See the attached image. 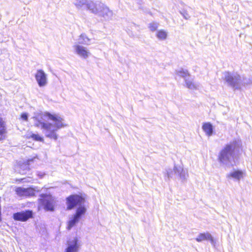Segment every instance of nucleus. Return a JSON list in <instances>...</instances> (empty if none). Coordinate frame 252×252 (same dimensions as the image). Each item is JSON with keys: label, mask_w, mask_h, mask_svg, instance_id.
Returning a JSON list of instances; mask_svg holds the SVG:
<instances>
[{"label": "nucleus", "mask_w": 252, "mask_h": 252, "mask_svg": "<svg viewBox=\"0 0 252 252\" xmlns=\"http://www.w3.org/2000/svg\"><path fill=\"white\" fill-rule=\"evenodd\" d=\"M31 119L33 125L40 128L46 137L54 140L58 139L57 131L64 126L60 116L48 112H34Z\"/></svg>", "instance_id": "obj_1"}, {"label": "nucleus", "mask_w": 252, "mask_h": 252, "mask_svg": "<svg viewBox=\"0 0 252 252\" xmlns=\"http://www.w3.org/2000/svg\"><path fill=\"white\" fill-rule=\"evenodd\" d=\"M66 201L68 210H72L78 206L75 214L69 219L68 221L67 228L68 230H70L85 214L87 209L84 205L85 198L81 195L77 194L70 195L66 198Z\"/></svg>", "instance_id": "obj_2"}, {"label": "nucleus", "mask_w": 252, "mask_h": 252, "mask_svg": "<svg viewBox=\"0 0 252 252\" xmlns=\"http://www.w3.org/2000/svg\"><path fill=\"white\" fill-rule=\"evenodd\" d=\"M241 146V142L237 139H234L225 145L218 153V162L220 165L227 168L233 167L235 162V153L238 152Z\"/></svg>", "instance_id": "obj_3"}, {"label": "nucleus", "mask_w": 252, "mask_h": 252, "mask_svg": "<svg viewBox=\"0 0 252 252\" xmlns=\"http://www.w3.org/2000/svg\"><path fill=\"white\" fill-rule=\"evenodd\" d=\"M223 77L227 85L231 87L234 91L240 90L242 87L252 83V80L241 76L237 72H225Z\"/></svg>", "instance_id": "obj_4"}, {"label": "nucleus", "mask_w": 252, "mask_h": 252, "mask_svg": "<svg viewBox=\"0 0 252 252\" xmlns=\"http://www.w3.org/2000/svg\"><path fill=\"white\" fill-rule=\"evenodd\" d=\"M167 177L168 179L170 178H179L182 182L187 181L188 174L187 171L185 170L180 166L175 165L173 170L169 169L166 170Z\"/></svg>", "instance_id": "obj_5"}, {"label": "nucleus", "mask_w": 252, "mask_h": 252, "mask_svg": "<svg viewBox=\"0 0 252 252\" xmlns=\"http://www.w3.org/2000/svg\"><path fill=\"white\" fill-rule=\"evenodd\" d=\"M41 198L39 199V202L41 206L46 211H53L54 207L53 205L54 199L50 194H41Z\"/></svg>", "instance_id": "obj_6"}, {"label": "nucleus", "mask_w": 252, "mask_h": 252, "mask_svg": "<svg viewBox=\"0 0 252 252\" xmlns=\"http://www.w3.org/2000/svg\"><path fill=\"white\" fill-rule=\"evenodd\" d=\"M33 217V212L32 210H27L17 212L13 214V218L15 220L26 221Z\"/></svg>", "instance_id": "obj_7"}, {"label": "nucleus", "mask_w": 252, "mask_h": 252, "mask_svg": "<svg viewBox=\"0 0 252 252\" xmlns=\"http://www.w3.org/2000/svg\"><path fill=\"white\" fill-rule=\"evenodd\" d=\"M103 6V3L100 1H94L92 0H88L86 8L90 12L97 15L99 13V9Z\"/></svg>", "instance_id": "obj_8"}, {"label": "nucleus", "mask_w": 252, "mask_h": 252, "mask_svg": "<svg viewBox=\"0 0 252 252\" xmlns=\"http://www.w3.org/2000/svg\"><path fill=\"white\" fill-rule=\"evenodd\" d=\"M35 77L39 87H43L47 84V76L42 69L37 70Z\"/></svg>", "instance_id": "obj_9"}, {"label": "nucleus", "mask_w": 252, "mask_h": 252, "mask_svg": "<svg viewBox=\"0 0 252 252\" xmlns=\"http://www.w3.org/2000/svg\"><path fill=\"white\" fill-rule=\"evenodd\" d=\"M15 191L16 194L19 196H32L35 194L34 190L31 188H24L18 187L16 189Z\"/></svg>", "instance_id": "obj_10"}, {"label": "nucleus", "mask_w": 252, "mask_h": 252, "mask_svg": "<svg viewBox=\"0 0 252 252\" xmlns=\"http://www.w3.org/2000/svg\"><path fill=\"white\" fill-rule=\"evenodd\" d=\"M36 159H37V157H34L32 158H29L26 161L20 164L19 165V173L23 175L26 174L28 172L30 171L29 165L31 164V162L36 161Z\"/></svg>", "instance_id": "obj_11"}, {"label": "nucleus", "mask_w": 252, "mask_h": 252, "mask_svg": "<svg viewBox=\"0 0 252 252\" xmlns=\"http://www.w3.org/2000/svg\"><path fill=\"white\" fill-rule=\"evenodd\" d=\"M79 248L78 240L75 238L72 241L68 242V246L64 252H78Z\"/></svg>", "instance_id": "obj_12"}, {"label": "nucleus", "mask_w": 252, "mask_h": 252, "mask_svg": "<svg viewBox=\"0 0 252 252\" xmlns=\"http://www.w3.org/2000/svg\"><path fill=\"white\" fill-rule=\"evenodd\" d=\"M99 11V13L97 15L103 17L105 19L111 18L113 15V12L104 3Z\"/></svg>", "instance_id": "obj_13"}, {"label": "nucleus", "mask_w": 252, "mask_h": 252, "mask_svg": "<svg viewBox=\"0 0 252 252\" xmlns=\"http://www.w3.org/2000/svg\"><path fill=\"white\" fill-rule=\"evenodd\" d=\"M76 53L82 58L87 59L90 54V53L86 49V48L82 46L76 45L74 46Z\"/></svg>", "instance_id": "obj_14"}, {"label": "nucleus", "mask_w": 252, "mask_h": 252, "mask_svg": "<svg viewBox=\"0 0 252 252\" xmlns=\"http://www.w3.org/2000/svg\"><path fill=\"white\" fill-rule=\"evenodd\" d=\"M184 81L186 87L189 89L193 90L199 89L200 84L198 83L194 82L193 79L191 76L186 78Z\"/></svg>", "instance_id": "obj_15"}, {"label": "nucleus", "mask_w": 252, "mask_h": 252, "mask_svg": "<svg viewBox=\"0 0 252 252\" xmlns=\"http://www.w3.org/2000/svg\"><path fill=\"white\" fill-rule=\"evenodd\" d=\"M198 242H201L204 240H210L212 243L214 242V239L211 234L208 232L200 233L195 239Z\"/></svg>", "instance_id": "obj_16"}, {"label": "nucleus", "mask_w": 252, "mask_h": 252, "mask_svg": "<svg viewBox=\"0 0 252 252\" xmlns=\"http://www.w3.org/2000/svg\"><path fill=\"white\" fill-rule=\"evenodd\" d=\"M202 129L208 136H210L212 135L213 132V126L211 123H204L202 126Z\"/></svg>", "instance_id": "obj_17"}, {"label": "nucleus", "mask_w": 252, "mask_h": 252, "mask_svg": "<svg viewBox=\"0 0 252 252\" xmlns=\"http://www.w3.org/2000/svg\"><path fill=\"white\" fill-rule=\"evenodd\" d=\"M243 172L241 170H234L227 175V177L232 178L237 180H239L243 177Z\"/></svg>", "instance_id": "obj_18"}, {"label": "nucleus", "mask_w": 252, "mask_h": 252, "mask_svg": "<svg viewBox=\"0 0 252 252\" xmlns=\"http://www.w3.org/2000/svg\"><path fill=\"white\" fill-rule=\"evenodd\" d=\"M176 74L180 77L184 78V80L191 76L187 69H184L183 68H181L178 70H176Z\"/></svg>", "instance_id": "obj_19"}, {"label": "nucleus", "mask_w": 252, "mask_h": 252, "mask_svg": "<svg viewBox=\"0 0 252 252\" xmlns=\"http://www.w3.org/2000/svg\"><path fill=\"white\" fill-rule=\"evenodd\" d=\"M88 0H74L73 3L77 8H86Z\"/></svg>", "instance_id": "obj_20"}, {"label": "nucleus", "mask_w": 252, "mask_h": 252, "mask_svg": "<svg viewBox=\"0 0 252 252\" xmlns=\"http://www.w3.org/2000/svg\"><path fill=\"white\" fill-rule=\"evenodd\" d=\"M78 43L81 44H89L90 39L85 34H82L78 39Z\"/></svg>", "instance_id": "obj_21"}, {"label": "nucleus", "mask_w": 252, "mask_h": 252, "mask_svg": "<svg viewBox=\"0 0 252 252\" xmlns=\"http://www.w3.org/2000/svg\"><path fill=\"white\" fill-rule=\"evenodd\" d=\"M5 126L2 118L0 117V140L2 139L3 134L5 132Z\"/></svg>", "instance_id": "obj_22"}, {"label": "nucleus", "mask_w": 252, "mask_h": 252, "mask_svg": "<svg viewBox=\"0 0 252 252\" xmlns=\"http://www.w3.org/2000/svg\"><path fill=\"white\" fill-rule=\"evenodd\" d=\"M167 33L163 30L158 31L157 33V37L160 40H164L167 37Z\"/></svg>", "instance_id": "obj_23"}, {"label": "nucleus", "mask_w": 252, "mask_h": 252, "mask_svg": "<svg viewBox=\"0 0 252 252\" xmlns=\"http://www.w3.org/2000/svg\"><path fill=\"white\" fill-rule=\"evenodd\" d=\"M158 26V23L153 22V23H151L149 24V28L151 31L154 32L157 29Z\"/></svg>", "instance_id": "obj_24"}, {"label": "nucleus", "mask_w": 252, "mask_h": 252, "mask_svg": "<svg viewBox=\"0 0 252 252\" xmlns=\"http://www.w3.org/2000/svg\"><path fill=\"white\" fill-rule=\"evenodd\" d=\"M31 136L34 140L36 141H42L43 140L42 137H41L38 134H32Z\"/></svg>", "instance_id": "obj_25"}, {"label": "nucleus", "mask_w": 252, "mask_h": 252, "mask_svg": "<svg viewBox=\"0 0 252 252\" xmlns=\"http://www.w3.org/2000/svg\"><path fill=\"white\" fill-rule=\"evenodd\" d=\"M180 13L185 19L187 20L190 18V16L186 11L183 10L182 12H181Z\"/></svg>", "instance_id": "obj_26"}, {"label": "nucleus", "mask_w": 252, "mask_h": 252, "mask_svg": "<svg viewBox=\"0 0 252 252\" xmlns=\"http://www.w3.org/2000/svg\"><path fill=\"white\" fill-rule=\"evenodd\" d=\"M21 117L23 120L27 121L28 120V114L27 113H23L21 114Z\"/></svg>", "instance_id": "obj_27"}, {"label": "nucleus", "mask_w": 252, "mask_h": 252, "mask_svg": "<svg viewBox=\"0 0 252 252\" xmlns=\"http://www.w3.org/2000/svg\"><path fill=\"white\" fill-rule=\"evenodd\" d=\"M39 176H40V178H42V177H43V175H39Z\"/></svg>", "instance_id": "obj_28"}]
</instances>
